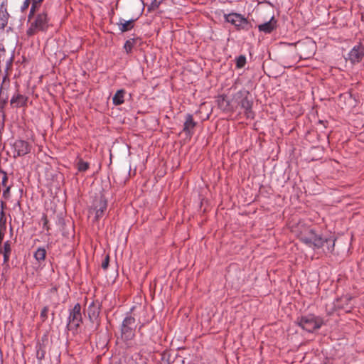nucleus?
Instances as JSON below:
<instances>
[{"instance_id": "f03ea898", "label": "nucleus", "mask_w": 364, "mask_h": 364, "mask_svg": "<svg viewBox=\"0 0 364 364\" xmlns=\"http://www.w3.org/2000/svg\"><path fill=\"white\" fill-rule=\"evenodd\" d=\"M28 26L26 30L28 36H33L39 32H46L50 26V17L46 9L34 11L33 15H28Z\"/></svg>"}, {"instance_id": "2eb2a0df", "label": "nucleus", "mask_w": 364, "mask_h": 364, "mask_svg": "<svg viewBox=\"0 0 364 364\" xmlns=\"http://www.w3.org/2000/svg\"><path fill=\"white\" fill-rule=\"evenodd\" d=\"M27 101L28 97L26 96L16 92L12 96L10 100V105L13 107L18 108L26 106Z\"/></svg>"}, {"instance_id": "7ed1b4c3", "label": "nucleus", "mask_w": 364, "mask_h": 364, "mask_svg": "<svg viewBox=\"0 0 364 364\" xmlns=\"http://www.w3.org/2000/svg\"><path fill=\"white\" fill-rule=\"evenodd\" d=\"M136 328V319L129 313L124 318L120 325V339L127 347H131L132 341L135 338Z\"/></svg>"}, {"instance_id": "39448f33", "label": "nucleus", "mask_w": 364, "mask_h": 364, "mask_svg": "<svg viewBox=\"0 0 364 364\" xmlns=\"http://www.w3.org/2000/svg\"><path fill=\"white\" fill-rule=\"evenodd\" d=\"M296 323L308 332H314L321 327L323 320L313 314H308L298 317Z\"/></svg>"}, {"instance_id": "f8f14e48", "label": "nucleus", "mask_w": 364, "mask_h": 364, "mask_svg": "<svg viewBox=\"0 0 364 364\" xmlns=\"http://www.w3.org/2000/svg\"><path fill=\"white\" fill-rule=\"evenodd\" d=\"M14 157H19L26 155L31 151L30 144L24 140H16L12 146Z\"/></svg>"}, {"instance_id": "c85d7f7f", "label": "nucleus", "mask_w": 364, "mask_h": 364, "mask_svg": "<svg viewBox=\"0 0 364 364\" xmlns=\"http://www.w3.org/2000/svg\"><path fill=\"white\" fill-rule=\"evenodd\" d=\"M49 308L48 306H44L41 310L40 317L43 321H45L48 318Z\"/></svg>"}, {"instance_id": "9b49d317", "label": "nucleus", "mask_w": 364, "mask_h": 364, "mask_svg": "<svg viewBox=\"0 0 364 364\" xmlns=\"http://www.w3.org/2000/svg\"><path fill=\"white\" fill-rule=\"evenodd\" d=\"M363 58L364 46L361 43H358L348 52L345 59L350 61L351 64L355 65L361 62Z\"/></svg>"}, {"instance_id": "f257e3e1", "label": "nucleus", "mask_w": 364, "mask_h": 364, "mask_svg": "<svg viewBox=\"0 0 364 364\" xmlns=\"http://www.w3.org/2000/svg\"><path fill=\"white\" fill-rule=\"evenodd\" d=\"M298 237L301 242L313 249H319L326 245L328 252L334 250L336 238L333 236L323 237L316 234L314 229L304 227L298 233Z\"/></svg>"}, {"instance_id": "7c9ffc66", "label": "nucleus", "mask_w": 364, "mask_h": 364, "mask_svg": "<svg viewBox=\"0 0 364 364\" xmlns=\"http://www.w3.org/2000/svg\"><path fill=\"white\" fill-rule=\"evenodd\" d=\"M133 47V44L130 40L125 42L124 48L127 53H130Z\"/></svg>"}, {"instance_id": "bb28decb", "label": "nucleus", "mask_w": 364, "mask_h": 364, "mask_svg": "<svg viewBox=\"0 0 364 364\" xmlns=\"http://www.w3.org/2000/svg\"><path fill=\"white\" fill-rule=\"evenodd\" d=\"M246 64V57L243 55L238 56L236 58V67L237 68H243Z\"/></svg>"}, {"instance_id": "cd10ccee", "label": "nucleus", "mask_w": 364, "mask_h": 364, "mask_svg": "<svg viewBox=\"0 0 364 364\" xmlns=\"http://www.w3.org/2000/svg\"><path fill=\"white\" fill-rule=\"evenodd\" d=\"M41 221L43 222V228L46 230L47 232H49L50 227L48 225V220L47 218L46 215L43 214L41 218ZM48 235H50L49 232H48Z\"/></svg>"}, {"instance_id": "5701e85b", "label": "nucleus", "mask_w": 364, "mask_h": 364, "mask_svg": "<svg viewBox=\"0 0 364 364\" xmlns=\"http://www.w3.org/2000/svg\"><path fill=\"white\" fill-rule=\"evenodd\" d=\"M125 90H119L112 97V102L114 105H120L124 102Z\"/></svg>"}, {"instance_id": "393cba45", "label": "nucleus", "mask_w": 364, "mask_h": 364, "mask_svg": "<svg viewBox=\"0 0 364 364\" xmlns=\"http://www.w3.org/2000/svg\"><path fill=\"white\" fill-rule=\"evenodd\" d=\"M77 170L80 172H85L90 168V164L84 161L82 159H80L77 164Z\"/></svg>"}, {"instance_id": "6ab92c4d", "label": "nucleus", "mask_w": 364, "mask_h": 364, "mask_svg": "<svg viewBox=\"0 0 364 364\" xmlns=\"http://www.w3.org/2000/svg\"><path fill=\"white\" fill-rule=\"evenodd\" d=\"M218 105L220 109L225 112H233L235 108L230 102L227 99L226 96L221 95L218 97Z\"/></svg>"}, {"instance_id": "4be33fe9", "label": "nucleus", "mask_w": 364, "mask_h": 364, "mask_svg": "<svg viewBox=\"0 0 364 364\" xmlns=\"http://www.w3.org/2000/svg\"><path fill=\"white\" fill-rule=\"evenodd\" d=\"M46 250L44 247H39L33 253V257L36 262L41 264L46 259Z\"/></svg>"}, {"instance_id": "c756f323", "label": "nucleus", "mask_w": 364, "mask_h": 364, "mask_svg": "<svg viewBox=\"0 0 364 364\" xmlns=\"http://www.w3.org/2000/svg\"><path fill=\"white\" fill-rule=\"evenodd\" d=\"M11 252V242L10 241H6L4 244V251L3 253H9Z\"/></svg>"}, {"instance_id": "2f4dec72", "label": "nucleus", "mask_w": 364, "mask_h": 364, "mask_svg": "<svg viewBox=\"0 0 364 364\" xmlns=\"http://www.w3.org/2000/svg\"><path fill=\"white\" fill-rule=\"evenodd\" d=\"M1 173L3 175L2 178H1V185L3 186H7V181H8L7 173L4 170L1 172Z\"/></svg>"}, {"instance_id": "b1692460", "label": "nucleus", "mask_w": 364, "mask_h": 364, "mask_svg": "<svg viewBox=\"0 0 364 364\" xmlns=\"http://www.w3.org/2000/svg\"><path fill=\"white\" fill-rule=\"evenodd\" d=\"M46 349L45 347L38 344L36 346V358L38 361V364H41L42 360L45 358Z\"/></svg>"}, {"instance_id": "f704fd0d", "label": "nucleus", "mask_w": 364, "mask_h": 364, "mask_svg": "<svg viewBox=\"0 0 364 364\" xmlns=\"http://www.w3.org/2000/svg\"><path fill=\"white\" fill-rule=\"evenodd\" d=\"M4 255V263H7L9 260V258H10V255L9 253H3Z\"/></svg>"}, {"instance_id": "f3484780", "label": "nucleus", "mask_w": 364, "mask_h": 364, "mask_svg": "<svg viewBox=\"0 0 364 364\" xmlns=\"http://www.w3.org/2000/svg\"><path fill=\"white\" fill-rule=\"evenodd\" d=\"M277 27V20L274 16H272L269 21L262 23L258 26V29L260 32L264 33H272Z\"/></svg>"}, {"instance_id": "9d476101", "label": "nucleus", "mask_w": 364, "mask_h": 364, "mask_svg": "<svg viewBox=\"0 0 364 364\" xmlns=\"http://www.w3.org/2000/svg\"><path fill=\"white\" fill-rule=\"evenodd\" d=\"M101 311V304L99 301H92L87 308V314L90 321L95 324V329L100 326V314Z\"/></svg>"}, {"instance_id": "4468645a", "label": "nucleus", "mask_w": 364, "mask_h": 364, "mask_svg": "<svg viewBox=\"0 0 364 364\" xmlns=\"http://www.w3.org/2000/svg\"><path fill=\"white\" fill-rule=\"evenodd\" d=\"M43 1V0H24L21 6V11L24 12L28 9L30 4H31L28 15H33L34 11H37L40 9Z\"/></svg>"}, {"instance_id": "c9c22d12", "label": "nucleus", "mask_w": 364, "mask_h": 364, "mask_svg": "<svg viewBox=\"0 0 364 364\" xmlns=\"http://www.w3.org/2000/svg\"><path fill=\"white\" fill-rule=\"evenodd\" d=\"M12 62V58L10 59L9 62L8 63V64H11Z\"/></svg>"}, {"instance_id": "0eeeda50", "label": "nucleus", "mask_w": 364, "mask_h": 364, "mask_svg": "<svg viewBox=\"0 0 364 364\" xmlns=\"http://www.w3.org/2000/svg\"><path fill=\"white\" fill-rule=\"evenodd\" d=\"M82 323L81 306L79 303L69 309V315L67 319V328L70 331H77Z\"/></svg>"}, {"instance_id": "e433bc0d", "label": "nucleus", "mask_w": 364, "mask_h": 364, "mask_svg": "<svg viewBox=\"0 0 364 364\" xmlns=\"http://www.w3.org/2000/svg\"><path fill=\"white\" fill-rule=\"evenodd\" d=\"M166 364H169V363H167Z\"/></svg>"}, {"instance_id": "a211bd4d", "label": "nucleus", "mask_w": 364, "mask_h": 364, "mask_svg": "<svg viewBox=\"0 0 364 364\" xmlns=\"http://www.w3.org/2000/svg\"><path fill=\"white\" fill-rule=\"evenodd\" d=\"M196 125V122H194L193 116L191 114H188L186 116V121L183 124V132L189 136L193 134V129Z\"/></svg>"}, {"instance_id": "412c9836", "label": "nucleus", "mask_w": 364, "mask_h": 364, "mask_svg": "<svg viewBox=\"0 0 364 364\" xmlns=\"http://www.w3.org/2000/svg\"><path fill=\"white\" fill-rule=\"evenodd\" d=\"M134 19L124 21L120 18L119 23H117L119 31L122 33L130 31L134 27Z\"/></svg>"}, {"instance_id": "ddd939ff", "label": "nucleus", "mask_w": 364, "mask_h": 364, "mask_svg": "<svg viewBox=\"0 0 364 364\" xmlns=\"http://www.w3.org/2000/svg\"><path fill=\"white\" fill-rule=\"evenodd\" d=\"M131 168L122 167L119 169L114 176V180L119 185H124L129 180L130 176Z\"/></svg>"}, {"instance_id": "423d86ee", "label": "nucleus", "mask_w": 364, "mask_h": 364, "mask_svg": "<svg viewBox=\"0 0 364 364\" xmlns=\"http://www.w3.org/2000/svg\"><path fill=\"white\" fill-rule=\"evenodd\" d=\"M296 48L301 58L308 59L314 55L316 44L311 38H306L296 43Z\"/></svg>"}, {"instance_id": "dca6fc26", "label": "nucleus", "mask_w": 364, "mask_h": 364, "mask_svg": "<svg viewBox=\"0 0 364 364\" xmlns=\"http://www.w3.org/2000/svg\"><path fill=\"white\" fill-rule=\"evenodd\" d=\"M9 14L7 11L6 2L0 4V29L4 30L8 24Z\"/></svg>"}, {"instance_id": "1a4fd4ad", "label": "nucleus", "mask_w": 364, "mask_h": 364, "mask_svg": "<svg viewBox=\"0 0 364 364\" xmlns=\"http://www.w3.org/2000/svg\"><path fill=\"white\" fill-rule=\"evenodd\" d=\"M107 208V200L105 197L102 194L96 196L91 207V210L95 213V218L96 220H98L105 215Z\"/></svg>"}, {"instance_id": "72a5a7b5", "label": "nucleus", "mask_w": 364, "mask_h": 364, "mask_svg": "<svg viewBox=\"0 0 364 364\" xmlns=\"http://www.w3.org/2000/svg\"><path fill=\"white\" fill-rule=\"evenodd\" d=\"M5 187V189L3 191V197L5 198H7L9 196V193H10V189H11V186H4Z\"/></svg>"}, {"instance_id": "aec40b11", "label": "nucleus", "mask_w": 364, "mask_h": 364, "mask_svg": "<svg viewBox=\"0 0 364 364\" xmlns=\"http://www.w3.org/2000/svg\"><path fill=\"white\" fill-rule=\"evenodd\" d=\"M9 78L8 77L7 75H6L4 77H3V81H2V84L0 87V114H2L3 117L5 116V114H4V107L7 103V97H6L5 99H1V95H2V92H3V85L4 84H6L7 83L8 85L9 84Z\"/></svg>"}, {"instance_id": "a878e982", "label": "nucleus", "mask_w": 364, "mask_h": 364, "mask_svg": "<svg viewBox=\"0 0 364 364\" xmlns=\"http://www.w3.org/2000/svg\"><path fill=\"white\" fill-rule=\"evenodd\" d=\"M164 1V0H153L150 5L148 6L147 10L148 11H152L157 9L161 4Z\"/></svg>"}, {"instance_id": "6e6552de", "label": "nucleus", "mask_w": 364, "mask_h": 364, "mask_svg": "<svg viewBox=\"0 0 364 364\" xmlns=\"http://www.w3.org/2000/svg\"><path fill=\"white\" fill-rule=\"evenodd\" d=\"M224 19L226 22L230 23L237 30L248 31L251 27L250 23L242 14L237 13H230L224 15Z\"/></svg>"}, {"instance_id": "20e7f679", "label": "nucleus", "mask_w": 364, "mask_h": 364, "mask_svg": "<svg viewBox=\"0 0 364 364\" xmlns=\"http://www.w3.org/2000/svg\"><path fill=\"white\" fill-rule=\"evenodd\" d=\"M233 100L244 109L245 115L248 119H254L255 112L252 110L253 100L249 91L241 90L233 95Z\"/></svg>"}, {"instance_id": "473e14b6", "label": "nucleus", "mask_w": 364, "mask_h": 364, "mask_svg": "<svg viewBox=\"0 0 364 364\" xmlns=\"http://www.w3.org/2000/svg\"><path fill=\"white\" fill-rule=\"evenodd\" d=\"M109 263V256L106 255L103 262H102V267L104 269H107Z\"/></svg>"}]
</instances>
